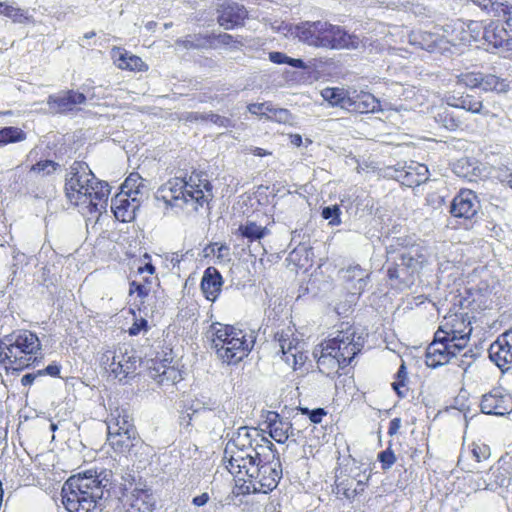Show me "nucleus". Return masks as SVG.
<instances>
[{"label": "nucleus", "instance_id": "obj_33", "mask_svg": "<svg viewBox=\"0 0 512 512\" xmlns=\"http://www.w3.org/2000/svg\"><path fill=\"white\" fill-rule=\"evenodd\" d=\"M106 425L108 433L135 430L133 419L124 408L113 410L106 421Z\"/></svg>", "mask_w": 512, "mask_h": 512}, {"label": "nucleus", "instance_id": "obj_35", "mask_svg": "<svg viewBox=\"0 0 512 512\" xmlns=\"http://www.w3.org/2000/svg\"><path fill=\"white\" fill-rule=\"evenodd\" d=\"M481 10L491 14L494 17L503 18L507 28L509 27L510 18H512V6L493 0H472Z\"/></svg>", "mask_w": 512, "mask_h": 512}, {"label": "nucleus", "instance_id": "obj_62", "mask_svg": "<svg viewBox=\"0 0 512 512\" xmlns=\"http://www.w3.org/2000/svg\"><path fill=\"white\" fill-rule=\"evenodd\" d=\"M217 248H212V252L217 255L218 258L227 259L230 255V249L227 245L217 243L214 244Z\"/></svg>", "mask_w": 512, "mask_h": 512}, {"label": "nucleus", "instance_id": "obj_61", "mask_svg": "<svg viewBox=\"0 0 512 512\" xmlns=\"http://www.w3.org/2000/svg\"><path fill=\"white\" fill-rule=\"evenodd\" d=\"M61 367L55 363L49 364L45 369L38 370V374L41 376L43 375H50L52 377H56L60 374Z\"/></svg>", "mask_w": 512, "mask_h": 512}, {"label": "nucleus", "instance_id": "obj_7", "mask_svg": "<svg viewBox=\"0 0 512 512\" xmlns=\"http://www.w3.org/2000/svg\"><path fill=\"white\" fill-rule=\"evenodd\" d=\"M212 347L223 363L235 365L252 350L256 336L254 331L246 332L233 326L213 324Z\"/></svg>", "mask_w": 512, "mask_h": 512}, {"label": "nucleus", "instance_id": "obj_31", "mask_svg": "<svg viewBox=\"0 0 512 512\" xmlns=\"http://www.w3.org/2000/svg\"><path fill=\"white\" fill-rule=\"evenodd\" d=\"M107 440L113 450L120 454L129 453L139 441L136 437V429L108 433Z\"/></svg>", "mask_w": 512, "mask_h": 512}, {"label": "nucleus", "instance_id": "obj_45", "mask_svg": "<svg viewBox=\"0 0 512 512\" xmlns=\"http://www.w3.org/2000/svg\"><path fill=\"white\" fill-rule=\"evenodd\" d=\"M24 189L26 193L37 199H45L51 196L54 191L53 185L48 180H45V184H43V182L27 183V181H25Z\"/></svg>", "mask_w": 512, "mask_h": 512}, {"label": "nucleus", "instance_id": "obj_26", "mask_svg": "<svg viewBox=\"0 0 512 512\" xmlns=\"http://www.w3.org/2000/svg\"><path fill=\"white\" fill-rule=\"evenodd\" d=\"M149 376L162 387L174 386L183 379L179 369L174 366H168L163 362L151 367Z\"/></svg>", "mask_w": 512, "mask_h": 512}, {"label": "nucleus", "instance_id": "obj_32", "mask_svg": "<svg viewBox=\"0 0 512 512\" xmlns=\"http://www.w3.org/2000/svg\"><path fill=\"white\" fill-rule=\"evenodd\" d=\"M112 57L118 68L130 71H145L148 69L143 60L130 52L116 48L112 50Z\"/></svg>", "mask_w": 512, "mask_h": 512}, {"label": "nucleus", "instance_id": "obj_51", "mask_svg": "<svg viewBox=\"0 0 512 512\" xmlns=\"http://www.w3.org/2000/svg\"><path fill=\"white\" fill-rule=\"evenodd\" d=\"M377 459L381 463L383 470H389L396 462V456L390 447L379 452Z\"/></svg>", "mask_w": 512, "mask_h": 512}, {"label": "nucleus", "instance_id": "obj_60", "mask_svg": "<svg viewBox=\"0 0 512 512\" xmlns=\"http://www.w3.org/2000/svg\"><path fill=\"white\" fill-rule=\"evenodd\" d=\"M269 60L275 64H288L289 56L285 53L274 51L269 53Z\"/></svg>", "mask_w": 512, "mask_h": 512}, {"label": "nucleus", "instance_id": "obj_36", "mask_svg": "<svg viewBox=\"0 0 512 512\" xmlns=\"http://www.w3.org/2000/svg\"><path fill=\"white\" fill-rule=\"evenodd\" d=\"M486 482L489 491L495 492L500 488L508 487L510 483V475L506 468L499 463L492 465L489 470L485 471Z\"/></svg>", "mask_w": 512, "mask_h": 512}, {"label": "nucleus", "instance_id": "obj_4", "mask_svg": "<svg viewBox=\"0 0 512 512\" xmlns=\"http://www.w3.org/2000/svg\"><path fill=\"white\" fill-rule=\"evenodd\" d=\"M213 197V186L203 172H193L189 177L171 178L156 192V199L166 205L183 207L191 204L194 210L208 205Z\"/></svg>", "mask_w": 512, "mask_h": 512}, {"label": "nucleus", "instance_id": "obj_20", "mask_svg": "<svg viewBox=\"0 0 512 512\" xmlns=\"http://www.w3.org/2000/svg\"><path fill=\"white\" fill-rule=\"evenodd\" d=\"M328 346L323 342L314 349V356L317 358V366L321 373L329 376L336 373L340 368H344L347 365L342 363V357L338 356V353L327 349Z\"/></svg>", "mask_w": 512, "mask_h": 512}, {"label": "nucleus", "instance_id": "obj_12", "mask_svg": "<svg viewBox=\"0 0 512 512\" xmlns=\"http://www.w3.org/2000/svg\"><path fill=\"white\" fill-rule=\"evenodd\" d=\"M437 332L462 350L467 345L472 333L471 317L467 313H454L444 317Z\"/></svg>", "mask_w": 512, "mask_h": 512}, {"label": "nucleus", "instance_id": "obj_1", "mask_svg": "<svg viewBox=\"0 0 512 512\" xmlns=\"http://www.w3.org/2000/svg\"><path fill=\"white\" fill-rule=\"evenodd\" d=\"M112 472L101 471L94 475L87 471L83 476H72L63 485L62 503L68 512H100L102 499L110 496Z\"/></svg>", "mask_w": 512, "mask_h": 512}, {"label": "nucleus", "instance_id": "obj_40", "mask_svg": "<svg viewBox=\"0 0 512 512\" xmlns=\"http://www.w3.org/2000/svg\"><path fill=\"white\" fill-rule=\"evenodd\" d=\"M481 90L485 92L506 93L511 88V82L507 78L492 73L482 74Z\"/></svg>", "mask_w": 512, "mask_h": 512}, {"label": "nucleus", "instance_id": "obj_49", "mask_svg": "<svg viewBox=\"0 0 512 512\" xmlns=\"http://www.w3.org/2000/svg\"><path fill=\"white\" fill-rule=\"evenodd\" d=\"M482 73H465L458 76V84H462L468 88H480Z\"/></svg>", "mask_w": 512, "mask_h": 512}, {"label": "nucleus", "instance_id": "obj_13", "mask_svg": "<svg viewBox=\"0 0 512 512\" xmlns=\"http://www.w3.org/2000/svg\"><path fill=\"white\" fill-rule=\"evenodd\" d=\"M442 332H435L434 340L428 345L425 354V363L430 368H438L450 362L456 357L458 350L454 343L447 339V336H441Z\"/></svg>", "mask_w": 512, "mask_h": 512}, {"label": "nucleus", "instance_id": "obj_24", "mask_svg": "<svg viewBox=\"0 0 512 512\" xmlns=\"http://www.w3.org/2000/svg\"><path fill=\"white\" fill-rule=\"evenodd\" d=\"M346 288L353 295H361L370 281V273L360 265H351L343 271Z\"/></svg>", "mask_w": 512, "mask_h": 512}, {"label": "nucleus", "instance_id": "obj_48", "mask_svg": "<svg viewBox=\"0 0 512 512\" xmlns=\"http://www.w3.org/2000/svg\"><path fill=\"white\" fill-rule=\"evenodd\" d=\"M341 210L338 205L326 206L322 209L321 216L323 219L328 220L332 226L341 224Z\"/></svg>", "mask_w": 512, "mask_h": 512}, {"label": "nucleus", "instance_id": "obj_55", "mask_svg": "<svg viewBox=\"0 0 512 512\" xmlns=\"http://www.w3.org/2000/svg\"><path fill=\"white\" fill-rule=\"evenodd\" d=\"M271 115L268 116L270 120H274L279 123H287L291 118V114L287 109L275 108L272 106Z\"/></svg>", "mask_w": 512, "mask_h": 512}, {"label": "nucleus", "instance_id": "obj_54", "mask_svg": "<svg viewBox=\"0 0 512 512\" xmlns=\"http://www.w3.org/2000/svg\"><path fill=\"white\" fill-rule=\"evenodd\" d=\"M272 104L269 102L252 103L248 105V111L254 115L269 116L272 112Z\"/></svg>", "mask_w": 512, "mask_h": 512}, {"label": "nucleus", "instance_id": "obj_42", "mask_svg": "<svg viewBox=\"0 0 512 512\" xmlns=\"http://www.w3.org/2000/svg\"><path fill=\"white\" fill-rule=\"evenodd\" d=\"M239 233L249 242L258 241L268 235L269 230L267 227L257 225L256 222L247 220L238 228Z\"/></svg>", "mask_w": 512, "mask_h": 512}, {"label": "nucleus", "instance_id": "obj_27", "mask_svg": "<svg viewBox=\"0 0 512 512\" xmlns=\"http://www.w3.org/2000/svg\"><path fill=\"white\" fill-rule=\"evenodd\" d=\"M223 279L220 272L214 267H208L201 279V290L205 298L214 302L221 292Z\"/></svg>", "mask_w": 512, "mask_h": 512}, {"label": "nucleus", "instance_id": "obj_25", "mask_svg": "<svg viewBox=\"0 0 512 512\" xmlns=\"http://www.w3.org/2000/svg\"><path fill=\"white\" fill-rule=\"evenodd\" d=\"M127 503L126 512H153L156 501L149 489L135 487Z\"/></svg>", "mask_w": 512, "mask_h": 512}, {"label": "nucleus", "instance_id": "obj_11", "mask_svg": "<svg viewBox=\"0 0 512 512\" xmlns=\"http://www.w3.org/2000/svg\"><path fill=\"white\" fill-rule=\"evenodd\" d=\"M328 348L341 356L342 363L349 365L354 357L361 352L365 338L354 326L346 324L345 328L338 330L336 335L324 342Z\"/></svg>", "mask_w": 512, "mask_h": 512}, {"label": "nucleus", "instance_id": "obj_22", "mask_svg": "<svg viewBox=\"0 0 512 512\" xmlns=\"http://www.w3.org/2000/svg\"><path fill=\"white\" fill-rule=\"evenodd\" d=\"M263 424L269 432V435L276 442L283 444L288 440V430L291 429V422L283 418L276 411H267Z\"/></svg>", "mask_w": 512, "mask_h": 512}, {"label": "nucleus", "instance_id": "obj_5", "mask_svg": "<svg viewBox=\"0 0 512 512\" xmlns=\"http://www.w3.org/2000/svg\"><path fill=\"white\" fill-rule=\"evenodd\" d=\"M386 252L389 279L398 280L405 285L413 282L414 274L418 273L427 262L423 246L411 243L403 237L393 239V243L386 247Z\"/></svg>", "mask_w": 512, "mask_h": 512}, {"label": "nucleus", "instance_id": "obj_43", "mask_svg": "<svg viewBox=\"0 0 512 512\" xmlns=\"http://www.w3.org/2000/svg\"><path fill=\"white\" fill-rule=\"evenodd\" d=\"M0 14L10 18L14 23L33 22V17L29 15L28 10L6 3H0Z\"/></svg>", "mask_w": 512, "mask_h": 512}, {"label": "nucleus", "instance_id": "obj_14", "mask_svg": "<svg viewBox=\"0 0 512 512\" xmlns=\"http://www.w3.org/2000/svg\"><path fill=\"white\" fill-rule=\"evenodd\" d=\"M276 345L282 353L283 360L294 368L304 363V356L299 348V342L294 338L291 328L281 329L274 335Z\"/></svg>", "mask_w": 512, "mask_h": 512}, {"label": "nucleus", "instance_id": "obj_37", "mask_svg": "<svg viewBox=\"0 0 512 512\" xmlns=\"http://www.w3.org/2000/svg\"><path fill=\"white\" fill-rule=\"evenodd\" d=\"M420 170V179L415 177V175L402 167L401 169L395 168L388 175L395 178L397 181H400L403 185L408 187L419 186L422 183H425L429 178V170L427 166L418 167Z\"/></svg>", "mask_w": 512, "mask_h": 512}, {"label": "nucleus", "instance_id": "obj_56", "mask_svg": "<svg viewBox=\"0 0 512 512\" xmlns=\"http://www.w3.org/2000/svg\"><path fill=\"white\" fill-rule=\"evenodd\" d=\"M206 121H210V122L214 123L215 125H217L219 127H223V128L233 127V123H232L231 119H229L225 116H221V115L212 113V112L207 113Z\"/></svg>", "mask_w": 512, "mask_h": 512}, {"label": "nucleus", "instance_id": "obj_2", "mask_svg": "<svg viewBox=\"0 0 512 512\" xmlns=\"http://www.w3.org/2000/svg\"><path fill=\"white\" fill-rule=\"evenodd\" d=\"M65 193L71 204L101 213L106 210L110 187L97 179L85 162L75 161L66 175Z\"/></svg>", "mask_w": 512, "mask_h": 512}, {"label": "nucleus", "instance_id": "obj_39", "mask_svg": "<svg viewBox=\"0 0 512 512\" xmlns=\"http://www.w3.org/2000/svg\"><path fill=\"white\" fill-rule=\"evenodd\" d=\"M440 40L439 34L428 31H414L409 36V41L412 45L429 52L435 50Z\"/></svg>", "mask_w": 512, "mask_h": 512}, {"label": "nucleus", "instance_id": "obj_46", "mask_svg": "<svg viewBox=\"0 0 512 512\" xmlns=\"http://www.w3.org/2000/svg\"><path fill=\"white\" fill-rule=\"evenodd\" d=\"M458 108L464 109L474 114L482 113L483 102L480 96L472 94H462V100L458 104Z\"/></svg>", "mask_w": 512, "mask_h": 512}, {"label": "nucleus", "instance_id": "obj_17", "mask_svg": "<svg viewBox=\"0 0 512 512\" xmlns=\"http://www.w3.org/2000/svg\"><path fill=\"white\" fill-rule=\"evenodd\" d=\"M218 23L226 30L234 29L243 24L247 17V10L244 5L234 1L224 2L218 10Z\"/></svg>", "mask_w": 512, "mask_h": 512}, {"label": "nucleus", "instance_id": "obj_52", "mask_svg": "<svg viewBox=\"0 0 512 512\" xmlns=\"http://www.w3.org/2000/svg\"><path fill=\"white\" fill-rule=\"evenodd\" d=\"M437 120L450 131H455L460 126V121L447 111L439 113Z\"/></svg>", "mask_w": 512, "mask_h": 512}, {"label": "nucleus", "instance_id": "obj_47", "mask_svg": "<svg viewBox=\"0 0 512 512\" xmlns=\"http://www.w3.org/2000/svg\"><path fill=\"white\" fill-rule=\"evenodd\" d=\"M24 132L17 127H4L0 129V144L6 145L9 143L19 142L24 140Z\"/></svg>", "mask_w": 512, "mask_h": 512}, {"label": "nucleus", "instance_id": "obj_6", "mask_svg": "<svg viewBox=\"0 0 512 512\" xmlns=\"http://www.w3.org/2000/svg\"><path fill=\"white\" fill-rule=\"evenodd\" d=\"M43 358L42 345L36 333L19 329L0 338V363L23 370Z\"/></svg>", "mask_w": 512, "mask_h": 512}, {"label": "nucleus", "instance_id": "obj_29", "mask_svg": "<svg viewBox=\"0 0 512 512\" xmlns=\"http://www.w3.org/2000/svg\"><path fill=\"white\" fill-rule=\"evenodd\" d=\"M470 456L473 457L477 463L488 460L491 456L490 447L485 443L473 442L468 452H462L460 454L457 465L464 471L474 472L475 467L466 462L467 458Z\"/></svg>", "mask_w": 512, "mask_h": 512}, {"label": "nucleus", "instance_id": "obj_19", "mask_svg": "<svg viewBox=\"0 0 512 512\" xmlns=\"http://www.w3.org/2000/svg\"><path fill=\"white\" fill-rule=\"evenodd\" d=\"M142 201L131 197L129 194L119 192L111 201V209L117 220L130 222L136 217Z\"/></svg>", "mask_w": 512, "mask_h": 512}, {"label": "nucleus", "instance_id": "obj_63", "mask_svg": "<svg viewBox=\"0 0 512 512\" xmlns=\"http://www.w3.org/2000/svg\"><path fill=\"white\" fill-rule=\"evenodd\" d=\"M210 500V496L207 492L202 493L201 495L195 496L192 499V504L197 507H202L208 503Z\"/></svg>", "mask_w": 512, "mask_h": 512}, {"label": "nucleus", "instance_id": "obj_30", "mask_svg": "<svg viewBox=\"0 0 512 512\" xmlns=\"http://www.w3.org/2000/svg\"><path fill=\"white\" fill-rule=\"evenodd\" d=\"M122 193L143 201L148 198L149 188L147 181L137 172H132L121 185Z\"/></svg>", "mask_w": 512, "mask_h": 512}, {"label": "nucleus", "instance_id": "obj_21", "mask_svg": "<svg viewBox=\"0 0 512 512\" xmlns=\"http://www.w3.org/2000/svg\"><path fill=\"white\" fill-rule=\"evenodd\" d=\"M348 104L347 111L356 113H373L380 109V102L373 94L355 89H349Z\"/></svg>", "mask_w": 512, "mask_h": 512}, {"label": "nucleus", "instance_id": "obj_38", "mask_svg": "<svg viewBox=\"0 0 512 512\" xmlns=\"http://www.w3.org/2000/svg\"><path fill=\"white\" fill-rule=\"evenodd\" d=\"M59 167V164L52 160H41L31 166L30 171L26 174L24 181L43 182L45 184L44 175H50Z\"/></svg>", "mask_w": 512, "mask_h": 512}, {"label": "nucleus", "instance_id": "obj_58", "mask_svg": "<svg viewBox=\"0 0 512 512\" xmlns=\"http://www.w3.org/2000/svg\"><path fill=\"white\" fill-rule=\"evenodd\" d=\"M147 320L141 318L139 320H136L132 326L129 328L128 330V333L129 335L131 336H136L138 335L141 331H146L147 330Z\"/></svg>", "mask_w": 512, "mask_h": 512}, {"label": "nucleus", "instance_id": "obj_64", "mask_svg": "<svg viewBox=\"0 0 512 512\" xmlns=\"http://www.w3.org/2000/svg\"><path fill=\"white\" fill-rule=\"evenodd\" d=\"M406 386V380L402 379H395V381L392 383L393 390L397 393L399 397H404L405 392L402 390Z\"/></svg>", "mask_w": 512, "mask_h": 512}, {"label": "nucleus", "instance_id": "obj_53", "mask_svg": "<svg viewBox=\"0 0 512 512\" xmlns=\"http://www.w3.org/2000/svg\"><path fill=\"white\" fill-rule=\"evenodd\" d=\"M150 284L151 280H149L148 278L145 279L144 283L132 281L130 283V293H137L139 297L144 298L148 296V294L150 293Z\"/></svg>", "mask_w": 512, "mask_h": 512}, {"label": "nucleus", "instance_id": "obj_28", "mask_svg": "<svg viewBox=\"0 0 512 512\" xmlns=\"http://www.w3.org/2000/svg\"><path fill=\"white\" fill-rule=\"evenodd\" d=\"M490 360L502 371L512 369V349L497 338L488 350Z\"/></svg>", "mask_w": 512, "mask_h": 512}, {"label": "nucleus", "instance_id": "obj_23", "mask_svg": "<svg viewBox=\"0 0 512 512\" xmlns=\"http://www.w3.org/2000/svg\"><path fill=\"white\" fill-rule=\"evenodd\" d=\"M512 31L499 22L489 23L483 31V39L494 48L512 49Z\"/></svg>", "mask_w": 512, "mask_h": 512}, {"label": "nucleus", "instance_id": "obj_18", "mask_svg": "<svg viewBox=\"0 0 512 512\" xmlns=\"http://www.w3.org/2000/svg\"><path fill=\"white\" fill-rule=\"evenodd\" d=\"M86 96L83 93L68 90L55 95H50L47 99L49 108L55 113H68L74 110L77 105L84 104Z\"/></svg>", "mask_w": 512, "mask_h": 512}, {"label": "nucleus", "instance_id": "obj_57", "mask_svg": "<svg viewBox=\"0 0 512 512\" xmlns=\"http://www.w3.org/2000/svg\"><path fill=\"white\" fill-rule=\"evenodd\" d=\"M302 411L304 414H307L309 416L310 421L315 424L320 423L322 421L323 416L326 415V412L323 408H316L313 410L305 408Z\"/></svg>", "mask_w": 512, "mask_h": 512}, {"label": "nucleus", "instance_id": "obj_15", "mask_svg": "<svg viewBox=\"0 0 512 512\" xmlns=\"http://www.w3.org/2000/svg\"><path fill=\"white\" fill-rule=\"evenodd\" d=\"M480 408L484 414L504 416L512 411V396L502 388H494L482 396Z\"/></svg>", "mask_w": 512, "mask_h": 512}, {"label": "nucleus", "instance_id": "obj_50", "mask_svg": "<svg viewBox=\"0 0 512 512\" xmlns=\"http://www.w3.org/2000/svg\"><path fill=\"white\" fill-rule=\"evenodd\" d=\"M469 487L474 491L488 490L489 486L486 482L485 472H475L469 477Z\"/></svg>", "mask_w": 512, "mask_h": 512}, {"label": "nucleus", "instance_id": "obj_8", "mask_svg": "<svg viewBox=\"0 0 512 512\" xmlns=\"http://www.w3.org/2000/svg\"><path fill=\"white\" fill-rule=\"evenodd\" d=\"M296 33L300 41L314 47L343 49L358 45L355 36L326 21L302 22L296 26Z\"/></svg>", "mask_w": 512, "mask_h": 512}, {"label": "nucleus", "instance_id": "obj_41", "mask_svg": "<svg viewBox=\"0 0 512 512\" xmlns=\"http://www.w3.org/2000/svg\"><path fill=\"white\" fill-rule=\"evenodd\" d=\"M322 97L332 106H337L347 110L349 89L339 87H328L322 90Z\"/></svg>", "mask_w": 512, "mask_h": 512}, {"label": "nucleus", "instance_id": "obj_10", "mask_svg": "<svg viewBox=\"0 0 512 512\" xmlns=\"http://www.w3.org/2000/svg\"><path fill=\"white\" fill-rule=\"evenodd\" d=\"M101 364L120 382L135 375L140 357L130 345L123 344L107 350L101 356Z\"/></svg>", "mask_w": 512, "mask_h": 512}, {"label": "nucleus", "instance_id": "obj_3", "mask_svg": "<svg viewBox=\"0 0 512 512\" xmlns=\"http://www.w3.org/2000/svg\"><path fill=\"white\" fill-rule=\"evenodd\" d=\"M274 444L262 434V430L241 426L226 443L223 460L231 474L242 475L243 467L256 461L260 456L266 458Z\"/></svg>", "mask_w": 512, "mask_h": 512}, {"label": "nucleus", "instance_id": "obj_59", "mask_svg": "<svg viewBox=\"0 0 512 512\" xmlns=\"http://www.w3.org/2000/svg\"><path fill=\"white\" fill-rule=\"evenodd\" d=\"M121 480L123 482L120 483V485L122 486L120 489L122 491H127L129 488L132 487L134 481H135V477L134 475L129 472V471H125L122 475H121Z\"/></svg>", "mask_w": 512, "mask_h": 512}, {"label": "nucleus", "instance_id": "obj_44", "mask_svg": "<svg viewBox=\"0 0 512 512\" xmlns=\"http://www.w3.org/2000/svg\"><path fill=\"white\" fill-rule=\"evenodd\" d=\"M336 494L345 497L346 499H353L359 494V490L354 488L355 479L350 476H337L336 481Z\"/></svg>", "mask_w": 512, "mask_h": 512}, {"label": "nucleus", "instance_id": "obj_16", "mask_svg": "<svg viewBox=\"0 0 512 512\" xmlns=\"http://www.w3.org/2000/svg\"><path fill=\"white\" fill-rule=\"evenodd\" d=\"M480 209L477 194L470 189H462L454 197L450 212L454 217L471 219Z\"/></svg>", "mask_w": 512, "mask_h": 512}, {"label": "nucleus", "instance_id": "obj_9", "mask_svg": "<svg viewBox=\"0 0 512 512\" xmlns=\"http://www.w3.org/2000/svg\"><path fill=\"white\" fill-rule=\"evenodd\" d=\"M275 447L268 451L266 458L260 456L256 461L243 467V475L248 477L247 489H252L253 493L267 494L273 491L282 478V464L276 455Z\"/></svg>", "mask_w": 512, "mask_h": 512}, {"label": "nucleus", "instance_id": "obj_34", "mask_svg": "<svg viewBox=\"0 0 512 512\" xmlns=\"http://www.w3.org/2000/svg\"><path fill=\"white\" fill-rule=\"evenodd\" d=\"M452 170L460 178L476 181L481 174L479 163L474 158L463 157L453 163Z\"/></svg>", "mask_w": 512, "mask_h": 512}]
</instances>
